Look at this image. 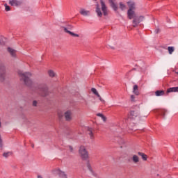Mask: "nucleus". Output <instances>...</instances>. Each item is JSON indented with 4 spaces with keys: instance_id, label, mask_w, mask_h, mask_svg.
<instances>
[{
    "instance_id": "a19ab883",
    "label": "nucleus",
    "mask_w": 178,
    "mask_h": 178,
    "mask_svg": "<svg viewBox=\"0 0 178 178\" xmlns=\"http://www.w3.org/2000/svg\"><path fill=\"white\" fill-rule=\"evenodd\" d=\"M90 137L91 140H92V138H94V135L93 134H90Z\"/></svg>"
},
{
    "instance_id": "c85d7f7f",
    "label": "nucleus",
    "mask_w": 178,
    "mask_h": 178,
    "mask_svg": "<svg viewBox=\"0 0 178 178\" xmlns=\"http://www.w3.org/2000/svg\"><path fill=\"white\" fill-rule=\"evenodd\" d=\"M49 77H55V72L52 70H49L48 72Z\"/></svg>"
},
{
    "instance_id": "6e6552de",
    "label": "nucleus",
    "mask_w": 178,
    "mask_h": 178,
    "mask_svg": "<svg viewBox=\"0 0 178 178\" xmlns=\"http://www.w3.org/2000/svg\"><path fill=\"white\" fill-rule=\"evenodd\" d=\"M8 3L11 6L18 7L22 6V2L19 0H9Z\"/></svg>"
},
{
    "instance_id": "f03ea898",
    "label": "nucleus",
    "mask_w": 178,
    "mask_h": 178,
    "mask_svg": "<svg viewBox=\"0 0 178 178\" xmlns=\"http://www.w3.org/2000/svg\"><path fill=\"white\" fill-rule=\"evenodd\" d=\"M79 154L83 161H87L90 158L88 151L84 145H81L79 149Z\"/></svg>"
},
{
    "instance_id": "f257e3e1",
    "label": "nucleus",
    "mask_w": 178,
    "mask_h": 178,
    "mask_svg": "<svg viewBox=\"0 0 178 178\" xmlns=\"http://www.w3.org/2000/svg\"><path fill=\"white\" fill-rule=\"evenodd\" d=\"M18 74L20 77L21 81H24L25 86L30 87V86L33 84V81L30 79V77H31V73L19 71Z\"/></svg>"
},
{
    "instance_id": "393cba45",
    "label": "nucleus",
    "mask_w": 178,
    "mask_h": 178,
    "mask_svg": "<svg viewBox=\"0 0 178 178\" xmlns=\"http://www.w3.org/2000/svg\"><path fill=\"white\" fill-rule=\"evenodd\" d=\"M168 52H169L170 55H172V54H173V52H175V47H168Z\"/></svg>"
},
{
    "instance_id": "0eeeda50",
    "label": "nucleus",
    "mask_w": 178,
    "mask_h": 178,
    "mask_svg": "<svg viewBox=\"0 0 178 178\" xmlns=\"http://www.w3.org/2000/svg\"><path fill=\"white\" fill-rule=\"evenodd\" d=\"M100 3L104 16H108V7H106V5L105 4V2H104V0H100Z\"/></svg>"
},
{
    "instance_id": "423d86ee",
    "label": "nucleus",
    "mask_w": 178,
    "mask_h": 178,
    "mask_svg": "<svg viewBox=\"0 0 178 178\" xmlns=\"http://www.w3.org/2000/svg\"><path fill=\"white\" fill-rule=\"evenodd\" d=\"M140 118V108L131 110L129 112V119H133L134 120Z\"/></svg>"
},
{
    "instance_id": "20e7f679",
    "label": "nucleus",
    "mask_w": 178,
    "mask_h": 178,
    "mask_svg": "<svg viewBox=\"0 0 178 178\" xmlns=\"http://www.w3.org/2000/svg\"><path fill=\"white\" fill-rule=\"evenodd\" d=\"M51 173L54 176H58L60 178H67V175L66 172L60 170V169L53 170Z\"/></svg>"
},
{
    "instance_id": "f3484780",
    "label": "nucleus",
    "mask_w": 178,
    "mask_h": 178,
    "mask_svg": "<svg viewBox=\"0 0 178 178\" xmlns=\"http://www.w3.org/2000/svg\"><path fill=\"white\" fill-rule=\"evenodd\" d=\"M96 13L99 17H102V12L101 11V8H99V4L96 5Z\"/></svg>"
},
{
    "instance_id": "ddd939ff",
    "label": "nucleus",
    "mask_w": 178,
    "mask_h": 178,
    "mask_svg": "<svg viewBox=\"0 0 178 178\" xmlns=\"http://www.w3.org/2000/svg\"><path fill=\"white\" fill-rule=\"evenodd\" d=\"M79 13L82 16H90V10H87L84 8H81Z\"/></svg>"
},
{
    "instance_id": "4468645a",
    "label": "nucleus",
    "mask_w": 178,
    "mask_h": 178,
    "mask_svg": "<svg viewBox=\"0 0 178 178\" xmlns=\"http://www.w3.org/2000/svg\"><path fill=\"white\" fill-rule=\"evenodd\" d=\"M170 92H178V86L172 87V88H170L167 89V90H166L167 95H168V94H169Z\"/></svg>"
},
{
    "instance_id": "412c9836",
    "label": "nucleus",
    "mask_w": 178,
    "mask_h": 178,
    "mask_svg": "<svg viewBox=\"0 0 178 178\" xmlns=\"http://www.w3.org/2000/svg\"><path fill=\"white\" fill-rule=\"evenodd\" d=\"M156 97H162V95H165L164 90H157L155 92Z\"/></svg>"
},
{
    "instance_id": "a878e982",
    "label": "nucleus",
    "mask_w": 178,
    "mask_h": 178,
    "mask_svg": "<svg viewBox=\"0 0 178 178\" xmlns=\"http://www.w3.org/2000/svg\"><path fill=\"white\" fill-rule=\"evenodd\" d=\"M92 92H93V94H95V95H97V97H99V93H98V91H97V89H95V88H92L91 89Z\"/></svg>"
},
{
    "instance_id": "4c0bfd02",
    "label": "nucleus",
    "mask_w": 178,
    "mask_h": 178,
    "mask_svg": "<svg viewBox=\"0 0 178 178\" xmlns=\"http://www.w3.org/2000/svg\"><path fill=\"white\" fill-rule=\"evenodd\" d=\"M68 148H69L70 152H73V147L69 146Z\"/></svg>"
},
{
    "instance_id": "7ed1b4c3",
    "label": "nucleus",
    "mask_w": 178,
    "mask_h": 178,
    "mask_svg": "<svg viewBox=\"0 0 178 178\" xmlns=\"http://www.w3.org/2000/svg\"><path fill=\"white\" fill-rule=\"evenodd\" d=\"M39 94L42 95V97H47L49 95V90H48V86L45 83H42L38 87Z\"/></svg>"
},
{
    "instance_id": "ea45409f",
    "label": "nucleus",
    "mask_w": 178,
    "mask_h": 178,
    "mask_svg": "<svg viewBox=\"0 0 178 178\" xmlns=\"http://www.w3.org/2000/svg\"><path fill=\"white\" fill-rule=\"evenodd\" d=\"M154 33L156 34H158V33H159V29H156L155 31H154Z\"/></svg>"
},
{
    "instance_id": "72a5a7b5",
    "label": "nucleus",
    "mask_w": 178,
    "mask_h": 178,
    "mask_svg": "<svg viewBox=\"0 0 178 178\" xmlns=\"http://www.w3.org/2000/svg\"><path fill=\"white\" fill-rule=\"evenodd\" d=\"M97 97L99 98V101H101V102H105V100H104L102 97H101V95H99V97Z\"/></svg>"
},
{
    "instance_id": "9b49d317",
    "label": "nucleus",
    "mask_w": 178,
    "mask_h": 178,
    "mask_svg": "<svg viewBox=\"0 0 178 178\" xmlns=\"http://www.w3.org/2000/svg\"><path fill=\"white\" fill-rule=\"evenodd\" d=\"M140 19H144V17L140 16L139 18L138 17H135L133 20V26L134 27H137V26L140 23Z\"/></svg>"
},
{
    "instance_id": "f8f14e48",
    "label": "nucleus",
    "mask_w": 178,
    "mask_h": 178,
    "mask_svg": "<svg viewBox=\"0 0 178 178\" xmlns=\"http://www.w3.org/2000/svg\"><path fill=\"white\" fill-rule=\"evenodd\" d=\"M131 161L137 165V163H138V162H140V157H138V156H137V154H133L132 157H131Z\"/></svg>"
},
{
    "instance_id": "c9c22d12",
    "label": "nucleus",
    "mask_w": 178,
    "mask_h": 178,
    "mask_svg": "<svg viewBox=\"0 0 178 178\" xmlns=\"http://www.w3.org/2000/svg\"><path fill=\"white\" fill-rule=\"evenodd\" d=\"M33 106H37V101H33Z\"/></svg>"
},
{
    "instance_id": "cd10ccee",
    "label": "nucleus",
    "mask_w": 178,
    "mask_h": 178,
    "mask_svg": "<svg viewBox=\"0 0 178 178\" xmlns=\"http://www.w3.org/2000/svg\"><path fill=\"white\" fill-rule=\"evenodd\" d=\"M10 155H12V152H4L3 154V156H4V158H8V156H10Z\"/></svg>"
},
{
    "instance_id": "9d476101",
    "label": "nucleus",
    "mask_w": 178,
    "mask_h": 178,
    "mask_svg": "<svg viewBox=\"0 0 178 178\" xmlns=\"http://www.w3.org/2000/svg\"><path fill=\"white\" fill-rule=\"evenodd\" d=\"M127 16H128V18L130 20H131V19H134V17H136V13L134 12V10L131 9H129L127 11Z\"/></svg>"
},
{
    "instance_id": "79ce46f5",
    "label": "nucleus",
    "mask_w": 178,
    "mask_h": 178,
    "mask_svg": "<svg viewBox=\"0 0 178 178\" xmlns=\"http://www.w3.org/2000/svg\"><path fill=\"white\" fill-rule=\"evenodd\" d=\"M32 147L34 148V145H32Z\"/></svg>"
},
{
    "instance_id": "aec40b11",
    "label": "nucleus",
    "mask_w": 178,
    "mask_h": 178,
    "mask_svg": "<svg viewBox=\"0 0 178 178\" xmlns=\"http://www.w3.org/2000/svg\"><path fill=\"white\" fill-rule=\"evenodd\" d=\"M133 92L134 94H135V95H140V92H138V86L137 85L134 86Z\"/></svg>"
},
{
    "instance_id": "2eb2a0df",
    "label": "nucleus",
    "mask_w": 178,
    "mask_h": 178,
    "mask_svg": "<svg viewBox=\"0 0 178 178\" xmlns=\"http://www.w3.org/2000/svg\"><path fill=\"white\" fill-rule=\"evenodd\" d=\"M111 8L116 12L118 10V6L115 3V0H108Z\"/></svg>"
},
{
    "instance_id": "c756f323",
    "label": "nucleus",
    "mask_w": 178,
    "mask_h": 178,
    "mask_svg": "<svg viewBox=\"0 0 178 178\" xmlns=\"http://www.w3.org/2000/svg\"><path fill=\"white\" fill-rule=\"evenodd\" d=\"M120 8H121V10H125L126 9V5L123 4V3H120Z\"/></svg>"
},
{
    "instance_id": "a211bd4d",
    "label": "nucleus",
    "mask_w": 178,
    "mask_h": 178,
    "mask_svg": "<svg viewBox=\"0 0 178 178\" xmlns=\"http://www.w3.org/2000/svg\"><path fill=\"white\" fill-rule=\"evenodd\" d=\"M64 31L65 33H67V34H70V35H72V37H80V35L79 34H76L69 30H67V28H64Z\"/></svg>"
},
{
    "instance_id": "dca6fc26",
    "label": "nucleus",
    "mask_w": 178,
    "mask_h": 178,
    "mask_svg": "<svg viewBox=\"0 0 178 178\" xmlns=\"http://www.w3.org/2000/svg\"><path fill=\"white\" fill-rule=\"evenodd\" d=\"M127 5L131 10H134V9H136V3L134 1H128Z\"/></svg>"
},
{
    "instance_id": "bb28decb",
    "label": "nucleus",
    "mask_w": 178,
    "mask_h": 178,
    "mask_svg": "<svg viewBox=\"0 0 178 178\" xmlns=\"http://www.w3.org/2000/svg\"><path fill=\"white\" fill-rule=\"evenodd\" d=\"M86 129L88 131H89L88 133L89 134H94V133H95V131H94V129H92V128L86 127Z\"/></svg>"
},
{
    "instance_id": "58836bf2",
    "label": "nucleus",
    "mask_w": 178,
    "mask_h": 178,
    "mask_svg": "<svg viewBox=\"0 0 178 178\" xmlns=\"http://www.w3.org/2000/svg\"><path fill=\"white\" fill-rule=\"evenodd\" d=\"M97 115L99 116V118H102L104 116L102 113H97Z\"/></svg>"
},
{
    "instance_id": "6ab92c4d",
    "label": "nucleus",
    "mask_w": 178,
    "mask_h": 178,
    "mask_svg": "<svg viewBox=\"0 0 178 178\" xmlns=\"http://www.w3.org/2000/svg\"><path fill=\"white\" fill-rule=\"evenodd\" d=\"M8 51L11 55V56H13V58H16V50L10 48V47H8Z\"/></svg>"
},
{
    "instance_id": "1a4fd4ad",
    "label": "nucleus",
    "mask_w": 178,
    "mask_h": 178,
    "mask_svg": "<svg viewBox=\"0 0 178 178\" xmlns=\"http://www.w3.org/2000/svg\"><path fill=\"white\" fill-rule=\"evenodd\" d=\"M64 118L67 122H70L73 119L72 111H67L64 113Z\"/></svg>"
},
{
    "instance_id": "5701e85b",
    "label": "nucleus",
    "mask_w": 178,
    "mask_h": 178,
    "mask_svg": "<svg viewBox=\"0 0 178 178\" xmlns=\"http://www.w3.org/2000/svg\"><path fill=\"white\" fill-rule=\"evenodd\" d=\"M86 167H87L88 170H89V172H90V173H92V175H94V171L92 170V168L91 167V164H90L89 162H88L86 163Z\"/></svg>"
},
{
    "instance_id": "4be33fe9",
    "label": "nucleus",
    "mask_w": 178,
    "mask_h": 178,
    "mask_svg": "<svg viewBox=\"0 0 178 178\" xmlns=\"http://www.w3.org/2000/svg\"><path fill=\"white\" fill-rule=\"evenodd\" d=\"M138 155H139V156L142 157V159H143L144 161H147V159H148V156H147V154L143 153V152H138Z\"/></svg>"
},
{
    "instance_id": "2f4dec72",
    "label": "nucleus",
    "mask_w": 178,
    "mask_h": 178,
    "mask_svg": "<svg viewBox=\"0 0 178 178\" xmlns=\"http://www.w3.org/2000/svg\"><path fill=\"white\" fill-rule=\"evenodd\" d=\"M4 6L6 12H9V10H10V6H8L6 3L4 4Z\"/></svg>"
},
{
    "instance_id": "37998d69",
    "label": "nucleus",
    "mask_w": 178,
    "mask_h": 178,
    "mask_svg": "<svg viewBox=\"0 0 178 178\" xmlns=\"http://www.w3.org/2000/svg\"><path fill=\"white\" fill-rule=\"evenodd\" d=\"M94 1H97V0H94Z\"/></svg>"
},
{
    "instance_id": "f704fd0d",
    "label": "nucleus",
    "mask_w": 178,
    "mask_h": 178,
    "mask_svg": "<svg viewBox=\"0 0 178 178\" xmlns=\"http://www.w3.org/2000/svg\"><path fill=\"white\" fill-rule=\"evenodd\" d=\"M2 146H3V145H2V138L0 136V148H2Z\"/></svg>"
},
{
    "instance_id": "39448f33",
    "label": "nucleus",
    "mask_w": 178,
    "mask_h": 178,
    "mask_svg": "<svg viewBox=\"0 0 178 178\" xmlns=\"http://www.w3.org/2000/svg\"><path fill=\"white\" fill-rule=\"evenodd\" d=\"M6 77V67L3 64H0V81H4Z\"/></svg>"
},
{
    "instance_id": "e433bc0d",
    "label": "nucleus",
    "mask_w": 178,
    "mask_h": 178,
    "mask_svg": "<svg viewBox=\"0 0 178 178\" xmlns=\"http://www.w3.org/2000/svg\"><path fill=\"white\" fill-rule=\"evenodd\" d=\"M102 119L104 122H106V117H105L104 115L102 117Z\"/></svg>"
},
{
    "instance_id": "473e14b6",
    "label": "nucleus",
    "mask_w": 178,
    "mask_h": 178,
    "mask_svg": "<svg viewBox=\"0 0 178 178\" xmlns=\"http://www.w3.org/2000/svg\"><path fill=\"white\" fill-rule=\"evenodd\" d=\"M131 102H134L136 101V96H134V95H131Z\"/></svg>"
},
{
    "instance_id": "7c9ffc66",
    "label": "nucleus",
    "mask_w": 178,
    "mask_h": 178,
    "mask_svg": "<svg viewBox=\"0 0 178 178\" xmlns=\"http://www.w3.org/2000/svg\"><path fill=\"white\" fill-rule=\"evenodd\" d=\"M159 113L163 116V118H165V115L166 114V111L165 110H161Z\"/></svg>"
},
{
    "instance_id": "b1692460",
    "label": "nucleus",
    "mask_w": 178,
    "mask_h": 178,
    "mask_svg": "<svg viewBox=\"0 0 178 178\" xmlns=\"http://www.w3.org/2000/svg\"><path fill=\"white\" fill-rule=\"evenodd\" d=\"M6 40L3 36H0V45H5Z\"/></svg>"
}]
</instances>
